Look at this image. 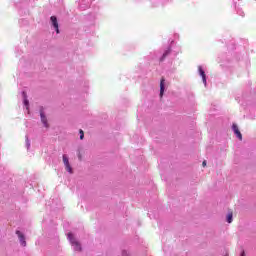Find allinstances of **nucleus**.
Instances as JSON below:
<instances>
[{
	"instance_id": "10",
	"label": "nucleus",
	"mask_w": 256,
	"mask_h": 256,
	"mask_svg": "<svg viewBox=\"0 0 256 256\" xmlns=\"http://www.w3.org/2000/svg\"><path fill=\"white\" fill-rule=\"evenodd\" d=\"M62 159H63V163H64L65 166H66V165H70V164H69V158L67 157V155H63V156H62Z\"/></svg>"
},
{
	"instance_id": "14",
	"label": "nucleus",
	"mask_w": 256,
	"mask_h": 256,
	"mask_svg": "<svg viewBox=\"0 0 256 256\" xmlns=\"http://www.w3.org/2000/svg\"><path fill=\"white\" fill-rule=\"evenodd\" d=\"M79 133H80V139L83 140L85 138V133L83 132V130H80Z\"/></svg>"
},
{
	"instance_id": "16",
	"label": "nucleus",
	"mask_w": 256,
	"mask_h": 256,
	"mask_svg": "<svg viewBox=\"0 0 256 256\" xmlns=\"http://www.w3.org/2000/svg\"><path fill=\"white\" fill-rule=\"evenodd\" d=\"M240 256H245V251H242Z\"/></svg>"
},
{
	"instance_id": "15",
	"label": "nucleus",
	"mask_w": 256,
	"mask_h": 256,
	"mask_svg": "<svg viewBox=\"0 0 256 256\" xmlns=\"http://www.w3.org/2000/svg\"><path fill=\"white\" fill-rule=\"evenodd\" d=\"M202 167H207V161H206V160H204V161L202 162Z\"/></svg>"
},
{
	"instance_id": "9",
	"label": "nucleus",
	"mask_w": 256,
	"mask_h": 256,
	"mask_svg": "<svg viewBox=\"0 0 256 256\" xmlns=\"http://www.w3.org/2000/svg\"><path fill=\"white\" fill-rule=\"evenodd\" d=\"M236 137H238V139L240 141H243V134H241V131L237 130L236 132H234Z\"/></svg>"
},
{
	"instance_id": "12",
	"label": "nucleus",
	"mask_w": 256,
	"mask_h": 256,
	"mask_svg": "<svg viewBox=\"0 0 256 256\" xmlns=\"http://www.w3.org/2000/svg\"><path fill=\"white\" fill-rule=\"evenodd\" d=\"M232 129H233V131L235 133V132L239 131V126H237V124H233L232 125Z\"/></svg>"
},
{
	"instance_id": "6",
	"label": "nucleus",
	"mask_w": 256,
	"mask_h": 256,
	"mask_svg": "<svg viewBox=\"0 0 256 256\" xmlns=\"http://www.w3.org/2000/svg\"><path fill=\"white\" fill-rule=\"evenodd\" d=\"M199 73H200V75L202 77L203 83H207V77L205 75V71H203V68L199 67Z\"/></svg>"
},
{
	"instance_id": "5",
	"label": "nucleus",
	"mask_w": 256,
	"mask_h": 256,
	"mask_svg": "<svg viewBox=\"0 0 256 256\" xmlns=\"http://www.w3.org/2000/svg\"><path fill=\"white\" fill-rule=\"evenodd\" d=\"M163 93H165V78L160 80V97H163Z\"/></svg>"
},
{
	"instance_id": "17",
	"label": "nucleus",
	"mask_w": 256,
	"mask_h": 256,
	"mask_svg": "<svg viewBox=\"0 0 256 256\" xmlns=\"http://www.w3.org/2000/svg\"><path fill=\"white\" fill-rule=\"evenodd\" d=\"M225 256H229L228 254H226Z\"/></svg>"
},
{
	"instance_id": "4",
	"label": "nucleus",
	"mask_w": 256,
	"mask_h": 256,
	"mask_svg": "<svg viewBox=\"0 0 256 256\" xmlns=\"http://www.w3.org/2000/svg\"><path fill=\"white\" fill-rule=\"evenodd\" d=\"M40 117L44 127H46V129H49V122H47V116H45V113H43V111L40 112Z\"/></svg>"
},
{
	"instance_id": "8",
	"label": "nucleus",
	"mask_w": 256,
	"mask_h": 256,
	"mask_svg": "<svg viewBox=\"0 0 256 256\" xmlns=\"http://www.w3.org/2000/svg\"><path fill=\"white\" fill-rule=\"evenodd\" d=\"M23 97H24V105L26 107H29V100H27V93L26 92H23Z\"/></svg>"
},
{
	"instance_id": "2",
	"label": "nucleus",
	"mask_w": 256,
	"mask_h": 256,
	"mask_svg": "<svg viewBox=\"0 0 256 256\" xmlns=\"http://www.w3.org/2000/svg\"><path fill=\"white\" fill-rule=\"evenodd\" d=\"M16 235L18 236L22 247H27V241H25V235H23L19 230L16 231Z\"/></svg>"
},
{
	"instance_id": "13",
	"label": "nucleus",
	"mask_w": 256,
	"mask_h": 256,
	"mask_svg": "<svg viewBox=\"0 0 256 256\" xmlns=\"http://www.w3.org/2000/svg\"><path fill=\"white\" fill-rule=\"evenodd\" d=\"M169 53H170V51L167 50V51L162 55L161 61H163V60L165 59V57L168 56Z\"/></svg>"
},
{
	"instance_id": "11",
	"label": "nucleus",
	"mask_w": 256,
	"mask_h": 256,
	"mask_svg": "<svg viewBox=\"0 0 256 256\" xmlns=\"http://www.w3.org/2000/svg\"><path fill=\"white\" fill-rule=\"evenodd\" d=\"M65 169L68 171V173L73 174V168L71 167V164L66 165Z\"/></svg>"
},
{
	"instance_id": "3",
	"label": "nucleus",
	"mask_w": 256,
	"mask_h": 256,
	"mask_svg": "<svg viewBox=\"0 0 256 256\" xmlns=\"http://www.w3.org/2000/svg\"><path fill=\"white\" fill-rule=\"evenodd\" d=\"M50 21L52 22L53 27L56 29V33L59 34V22L57 21V17L51 16Z\"/></svg>"
},
{
	"instance_id": "1",
	"label": "nucleus",
	"mask_w": 256,
	"mask_h": 256,
	"mask_svg": "<svg viewBox=\"0 0 256 256\" xmlns=\"http://www.w3.org/2000/svg\"><path fill=\"white\" fill-rule=\"evenodd\" d=\"M68 239L71 242V244L75 246V251H81V244H79V242L75 240L73 233H68Z\"/></svg>"
},
{
	"instance_id": "7",
	"label": "nucleus",
	"mask_w": 256,
	"mask_h": 256,
	"mask_svg": "<svg viewBox=\"0 0 256 256\" xmlns=\"http://www.w3.org/2000/svg\"><path fill=\"white\" fill-rule=\"evenodd\" d=\"M227 223H233V212H229L227 215Z\"/></svg>"
}]
</instances>
